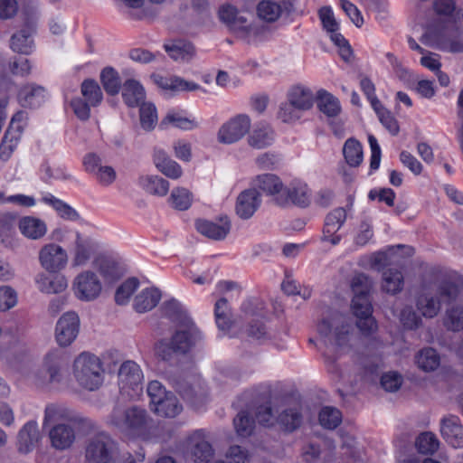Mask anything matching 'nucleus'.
Segmentation results:
<instances>
[{
  "label": "nucleus",
  "instance_id": "f257e3e1",
  "mask_svg": "<svg viewBox=\"0 0 463 463\" xmlns=\"http://www.w3.org/2000/svg\"><path fill=\"white\" fill-rule=\"evenodd\" d=\"M458 286L452 280L437 277L429 284H424L415 298V306L420 314L426 318H433L441 310L442 304H449L457 299Z\"/></svg>",
  "mask_w": 463,
  "mask_h": 463
},
{
  "label": "nucleus",
  "instance_id": "f03ea898",
  "mask_svg": "<svg viewBox=\"0 0 463 463\" xmlns=\"http://www.w3.org/2000/svg\"><path fill=\"white\" fill-rule=\"evenodd\" d=\"M372 288L373 281L364 273L354 275L351 280V288L354 293L351 308L357 317V327L365 335H372L377 330L376 320L372 316L373 306L370 298Z\"/></svg>",
  "mask_w": 463,
  "mask_h": 463
},
{
  "label": "nucleus",
  "instance_id": "7ed1b4c3",
  "mask_svg": "<svg viewBox=\"0 0 463 463\" xmlns=\"http://www.w3.org/2000/svg\"><path fill=\"white\" fill-rule=\"evenodd\" d=\"M317 330L339 352H349L354 345L355 340L354 328L344 315L335 314L330 318L323 319Z\"/></svg>",
  "mask_w": 463,
  "mask_h": 463
},
{
  "label": "nucleus",
  "instance_id": "20e7f679",
  "mask_svg": "<svg viewBox=\"0 0 463 463\" xmlns=\"http://www.w3.org/2000/svg\"><path fill=\"white\" fill-rule=\"evenodd\" d=\"M72 373L81 388L91 392L99 389L104 379L99 358L85 352L74 360Z\"/></svg>",
  "mask_w": 463,
  "mask_h": 463
},
{
  "label": "nucleus",
  "instance_id": "39448f33",
  "mask_svg": "<svg viewBox=\"0 0 463 463\" xmlns=\"http://www.w3.org/2000/svg\"><path fill=\"white\" fill-rule=\"evenodd\" d=\"M219 17L239 39L248 43H254L265 33L262 26L250 23L242 12L232 5H222Z\"/></svg>",
  "mask_w": 463,
  "mask_h": 463
},
{
  "label": "nucleus",
  "instance_id": "423d86ee",
  "mask_svg": "<svg viewBox=\"0 0 463 463\" xmlns=\"http://www.w3.org/2000/svg\"><path fill=\"white\" fill-rule=\"evenodd\" d=\"M150 399L149 407L156 415L163 418H175L183 411L179 399L172 392L167 391L158 381H150L146 387Z\"/></svg>",
  "mask_w": 463,
  "mask_h": 463
},
{
  "label": "nucleus",
  "instance_id": "0eeeda50",
  "mask_svg": "<svg viewBox=\"0 0 463 463\" xmlns=\"http://www.w3.org/2000/svg\"><path fill=\"white\" fill-rule=\"evenodd\" d=\"M65 365V357L61 351L48 352L43 359L41 368L33 374L34 384L40 388L60 385L64 381Z\"/></svg>",
  "mask_w": 463,
  "mask_h": 463
},
{
  "label": "nucleus",
  "instance_id": "6e6552de",
  "mask_svg": "<svg viewBox=\"0 0 463 463\" xmlns=\"http://www.w3.org/2000/svg\"><path fill=\"white\" fill-rule=\"evenodd\" d=\"M148 415L146 410L139 407H125L116 405L108 416V423L125 433L141 430L146 425Z\"/></svg>",
  "mask_w": 463,
  "mask_h": 463
},
{
  "label": "nucleus",
  "instance_id": "1a4fd4ad",
  "mask_svg": "<svg viewBox=\"0 0 463 463\" xmlns=\"http://www.w3.org/2000/svg\"><path fill=\"white\" fill-rule=\"evenodd\" d=\"M80 93L82 98L72 99L71 107L79 119L86 121L90 117V108L101 104L103 93L99 83L92 79H87L81 82Z\"/></svg>",
  "mask_w": 463,
  "mask_h": 463
},
{
  "label": "nucleus",
  "instance_id": "9d476101",
  "mask_svg": "<svg viewBox=\"0 0 463 463\" xmlns=\"http://www.w3.org/2000/svg\"><path fill=\"white\" fill-rule=\"evenodd\" d=\"M144 374L137 364L133 361L124 362L118 370V386L120 392L130 399L139 396L143 391Z\"/></svg>",
  "mask_w": 463,
  "mask_h": 463
},
{
  "label": "nucleus",
  "instance_id": "9b49d317",
  "mask_svg": "<svg viewBox=\"0 0 463 463\" xmlns=\"http://www.w3.org/2000/svg\"><path fill=\"white\" fill-rule=\"evenodd\" d=\"M115 442L106 433L90 437L85 446V460L88 463H109L113 458Z\"/></svg>",
  "mask_w": 463,
  "mask_h": 463
},
{
  "label": "nucleus",
  "instance_id": "f8f14e48",
  "mask_svg": "<svg viewBox=\"0 0 463 463\" xmlns=\"http://www.w3.org/2000/svg\"><path fill=\"white\" fill-rule=\"evenodd\" d=\"M41 267L49 273H58L63 270L69 262L67 250L60 244L51 241L43 244L38 252Z\"/></svg>",
  "mask_w": 463,
  "mask_h": 463
},
{
  "label": "nucleus",
  "instance_id": "ddd939ff",
  "mask_svg": "<svg viewBox=\"0 0 463 463\" xmlns=\"http://www.w3.org/2000/svg\"><path fill=\"white\" fill-rule=\"evenodd\" d=\"M72 290L78 299L93 301L101 294L102 282L94 271L82 270L73 279Z\"/></svg>",
  "mask_w": 463,
  "mask_h": 463
},
{
  "label": "nucleus",
  "instance_id": "4468645a",
  "mask_svg": "<svg viewBox=\"0 0 463 463\" xmlns=\"http://www.w3.org/2000/svg\"><path fill=\"white\" fill-rule=\"evenodd\" d=\"M250 128V119L241 114L224 123L218 132V140L223 144H232L241 139Z\"/></svg>",
  "mask_w": 463,
  "mask_h": 463
},
{
  "label": "nucleus",
  "instance_id": "2eb2a0df",
  "mask_svg": "<svg viewBox=\"0 0 463 463\" xmlns=\"http://www.w3.org/2000/svg\"><path fill=\"white\" fill-rule=\"evenodd\" d=\"M277 203L285 206L293 203L307 207L311 202V193L307 184L294 180L276 198Z\"/></svg>",
  "mask_w": 463,
  "mask_h": 463
},
{
  "label": "nucleus",
  "instance_id": "dca6fc26",
  "mask_svg": "<svg viewBox=\"0 0 463 463\" xmlns=\"http://www.w3.org/2000/svg\"><path fill=\"white\" fill-rule=\"evenodd\" d=\"M80 331V318L75 312L63 314L57 321L55 338L59 345L68 346L77 337Z\"/></svg>",
  "mask_w": 463,
  "mask_h": 463
},
{
  "label": "nucleus",
  "instance_id": "f3484780",
  "mask_svg": "<svg viewBox=\"0 0 463 463\" xmlns=\"http://www.w3.org/2000/svg\"><path fill=\"white\" fill-rule=\"evenodd\" d=\"M346 218L347 213L343 207H337L329 212L325 219L322 240L332 245H337L341 241L342 236L336 232L344 225Z\"/></svg>",
  "mask_w": 463,
  "mask_h": 463
},
{
  "label": "nucleus",
  "instance_id": "a211bd4d",
  "mask_svg": "<svg viewBox=\"0 0 463 463\" xmlns=\"http://www.w3.org/2000/svg\"><path fill=\"white\" fill-rule=\"evenodd\" d=\"M87 420V419L82 418L80 415L71 411L64 405L52 403L47 405L45 408L43 426L66 422L74 424H85Z\"/></svg>",
  "mask_w": 463,
  "mask_h": 463
},
{
  "label": "nucleus",
  "instance_id": "6ab92c4d",
  "mask_svg": "<svg viewBox=\"0 0 463 463\" xmlns=\"http://www.w3.org/2000/svg\"><path fill=\"white\" fill-rule=\"evenodd\" d=\"M261 204V195L256 188L242 191L237 197L235 211L243 220L253 216Z\"/></svg>",
  "mask_w": 463,
  "mask_h": 463
},
{
  "label": "nucleus",
  "instance_id": "aec40b11",
  "mask_svg": "<svg viewBox=\"0 0 463 463\" xmlns=\"http://www.w3.org/2000/svg\"><path fill=\"white\" fill-rule=\"evenodd\" d=\"M196 230L202 235L214 241L224 240L231 231V221L227 216L221 217L216 222L197 220Z\"/></svg>",
  "mask_w": 463,
  "mask_h": 463
},
{
  "label": "nucleus",
  "instance_id": "412c9836",
  "mask_svg": "<svg viewBox=\"0 0 463 463\" xmlns=\"http://www.w3.org/2000/svg\"><path fill=\"white\" fill-rule=\"evenodd\" d=\"M276 420L287 431H294L303 422L302 405L299 402H288L281 406Z\"/></svg>",
  "mask_w": 463,
  "mask_h": 463
},
{
  "label": "nucleus",
  "instance_id": "4be33fe9",
  "mask_svg": "<svg viewBox=\"0 0 463 463\" xmlns=\"http://www.w3.org/2000/svg\"><path fill=\"white\" fill-rule=\"evenodd\" d=\"M187 446L196 463H209L213 457L212 445L202 430L194 431L188 438Z\"/></svg>",
  "mask_w": 463,
  "mask_h": 463
},
{
  "label": "nucleus",
  "instance_id": "5701e85b",
  "mask_svg": "<svg viewBox=\"0 0 463 463\" xmlns=\"http://www.w3.org/2000/svg\"><path fill=\"white\" fill-rule=\"evenodd\" d=\"M436 40L439 48L452 52H463V30L450 24L439 32Z\"/></svg>",
  "mask_w": 463,
  "mask_h": 463
},
{
  "label": "nucleus",
  "instance_id": "b1692460",
  "mask_svg": "<svg viewBox=\"0 0 463 463\" xmlns=\"http://www.w3.org/2000/svg\"><path fill=\"white\" fill-rule=\"evenodd\" d=\"M440 433L453 448H463V425L458 416L449 415L441 420Z\"/></svg>",
  "mask_w": 463,
  "mask_h": 463
},
{
  "label": "nucleus",
  "instance_id": "393cba45",
  "mask_svg": "<svg viewBox=\"0 0 463 463\" xmlns=\"http://www.w3.org/2000/svg\"><path fill=\"white\" fill-rule=\"evenodd\" d=\"M41 440L38 424L34 420L26 422L17 435V449L22 454L32 452Z\"/></svg>",
  "mask_w": 463,
  "mask_h": 463
},
{
  "label": "nucleus",
  "instance_id": "a878e982",
  "mask_svg": "<svg viewBox=\"0 0 463 463\" xmlns=\"http://www.w3.org/2000/svg\"><path fill=\"white\" fill-rule=\"evenodd\" d=\"M94 250V242L90 238L84 237L80 232H76L72 249L71 266L73 268L85 266L91 259Z\"/></svg>",
  "mask_w": 463,
  "mask_h": 463
},
{
  "label": "nucleus",
  "instance_id": "bb28decb",
  "mask_svg": "<svg viewBox=\"0 0 463 463\" xmlns=\"http://www.w3.org/2000/svg\"><path fill=\"white\" fill-rule=\"evenodd\" d=\"M199 336V331L191 321L186 322L176 330L172 337L174 348L177 353L185 354L195 344Z\"/></svg>",
  "mask_w": 463,
  "mask_h": 463
},
{
  "label": "nucleus",
  "instance_id": "cd10ccee",
  "mask_svg": "<svg viewBox=\"0 0 463 463\" xmlns=\"http://www.w3.org/2000/svg\"><path fill=\"white\" fill-rule=\"evenodd\" d=\"M46 95L44 87L35 83H27L20 89L17 98L22 107L35 109L45 102Z\"/></svg>",
  "mask_w": 463,
  "mask_h": 463
},
{
  "label": "nucleus",
  "instance_id": "c85d7f7f",
  "mask_svg": "<svg viewBox=\"0 0 463 463\" xmlns=\"http://www.w3.org/2000/svg\"><path fill=\"white\" fill-rule=\"evenodd\" d=\"M49 439L52 448L64 450L72 446L76 435L74 430L69 424L58 423L50 429Z\"/></svg>",
  "mask_w": 463,
  "mask_h": 463
},
{
  "label": "nucleus",
  "instance_id": "c756f323",
  "mask_svg": "<svg viewBox=\"0 0 463 463\" xmlns=\"http://www.w3.org/2000/svg\"><path fill=\"white\" fill-rule=\"evenodd\" d=\"M20 232L27 239L41 240L47 233L46 222L34 216H24L18 222Z\"/></svg>",
  "mask_w": 463,
  "mask_h": 463
},
{
  "label": "nucleus",
  "instance_id": "7c9ffc66",
  "mask_svg": "<svg viewBox=\"0 0 463 463\" xmlns=\"http://www.w3.org/2000/svg\"><path fill=\"white\" fill-rule=\"evenodd\" d=\"M153 160L157 170L165 176L171 179L181 177L183 174L181 166L172 160L164 149L156 147L154 149Z\"/></svg>",
  "mask_w": 463,
  "mask_h": 463
},
{
  "label": "nucleus",
  "instance_id": "2f4dec72",
  "mask_svg": "<svg viewBox=\"0 0 463 463\" xmlns=\"http://www.w3.org/2000/svg\"><path fill=\"white\" fill-rule=\"evenodd\" d=\"M52 275L40 274L36 279L38 289L45 294H59L68 287L66 277L60 272Z\"/></svg>",
  "mask_w": 463,
  "mask_h": 463
},
{
  "label": "nucleus",
  "instance_id": "473e14b6",
  "mask_svg": "<svg viewBox=\"0 0 463 463\" xmlns=\"http://www.w3.org/2000/svg\"><path fill=\"white\" fill-rule=\"evenodd\" d=\"M122 98L128 107H138L145 103L146 92L139 81L129 79L122 84Z\"/></svg>",
  "mask_w": 463,
  "mask_h": 463
},
{
  "label": "nucleus",
  "instance_id": "72a5a7b5",
  "mask_svg": "<svg viewBox=\"0 0 463 463\" xmlns=\"http://www.w3.org/2000/svg\"><path fill=\"white\" fill-rule=\"evenodd\" d=\"M165 52L175 61L187 62L195 54L194 45L184 40H175L164 45Z\"/></svg>",
  "mask_w": 463,
  "mask_h": 463
},
{
  "label": "nucleus",
  "instance_id": "f704fd0d",
  "mask_svg": "<svg viewBox=\"0 0 463 463\" xmlns=\"http://www.w3.org/2000/svg\"><path fill=\"white\" fill-rule=\"evenodd\" d=\"M137 184L145 192L155 196L163 197L169 191V182L159 175H141Z\"/></svg>",
  "mask_w": 463,
  "mask_h": 463
},
{
  "label": "nucleus",
  "instance_id": "c9c22d12",
  "mask_svg": "<svg viewBox=\"0 0 463 463\" xmlns=\"http://www.w3.org/2000/svg\"><path fill=\"white\" fill-rule=\"evenodd\" d=\"M288 7L274 0H261L256 7L257 16L265 23H275Z\"/></svg>",
  "mask_w": 463,
  "mask_h": 463
},
{
  "label": "nucleus",
  "instance_id": "e433bc0d",
  "mask_svg": "<svg viewBox=\"0 0 463 463\" xmlns=\"http://www.w3.org/2000/svg\"><path fill=\"white\" fill-rule=\"evenodd\" d=\"M287 99L298 109L307 111L313 106L314 95L308 88L302 85H295L288 90Z\"/></svg>",
  "mask_w": 463,
  "mask_h": 463
},
{
  "label": "nucleus",
  "instance_id": "4c0bfd02",
  "mask_svg": "<svg viewBox=\"0 0 463 463\" xmlns=\"http://www.w3.org/2000/svg\"><path fill=\"white\" fill-rule=\"evenodd\" d=\"M34 33L33 25L26 24L18 33L11 37L10 46L14 52L30 54L33 51V41L32 35Z\"/></svg>",
  "mask_w": 463,
  "mask_h": 463
},
{
  "label": "nucleus",
  "instance_id": "58836bf2",
  "mask_svg": "<svg viewBox=\"0 0 463 463\" xmlns=\"http://www.w3.org/2000/svg\"><path fill=\"white\" fill-rule=\"evenodd\" d=\"M404 286V277L401 269L388 268L382 274V289L391 295L400 293Z\"/></svg>",
  "mask_w": 463,
  "mask_h": 463
},
{
  "label": "nucleus",
  "instance_id": "ea45409f",
  "mask_svg": "<svg viewBox=\"0 0 463 463\" xmlns=\"http://www.w3.org/2000/svg\"><path fill=\"white\" fill-rule=\"evenodd\" d=\"M274 141V132L269 125L257 126L248 137L249 145L256 149H263Z\"/></svg>",
  "mask_w": 463,
  "mask_h": 463
},
{
  "label": "nucleus",
  "instance_id": "a19ab883",
  "mask_svg": "<svg viewBox=\"0 0 463 463\" xmlns=\"http://www.w3.org/2000/svg\"><path fill=\"white\" fill-rule=\"evenodd\" d=\"M156 83L161 89L173 92L195 91L201 89L199 84L176 76L169 78L160 77Z\"/></svg>",
  "mask_w": 463,
  "mask_h": 463
},
{
  "label": "nucleus",
  "instance_id": "79ce46f5",
  "mask_svg": "<svg viewBox=\"0 0 463 463\" xmlns=\"http://www.w3.org/2000/svg\"><path fill=\"white\" fill-rule=\"evenodd\" d=\"M161 294L156 288H145L135 298L134 308L144 313L153 309L159 302Z\"/></svg>",
  "mask_w": 463,
  "mask_h": 463
},
{
  "label": "nucleus",
  "instance_id": "37998d69",
  "mask_svg": "<svg viewBox=\"0 0 463 463\" xmlns=\"http://www.w3.org/2000/svg\"><path fill=\"white\" fill-rule=\"evenodd\" d=\"M42 201L44 203L52 206L61 218L71 222L80 220V214L77 213L75 209H73L71 206H70L63 201L56 198L52 194H44L42 197Z\"/></svg>",
  "mask_w": 463,
  "mask_h": 463
},
{
  "label": "nucleus",
  "instance_id": "c03bdc74",
  "mask_svg": "<svg viewBox=\"0 0 463 463\" xmlns=\"http://www.w3.org/2000/svg\"><path fill=\"white\" fill-rule=\"evenodd\" d=\"M415 361L420 370L432 372L439 366L440 357L435 349L426 347L418 352Z\"/></svg>",
  "mask_w": 463,
  "mask_h": 463
},
{
  "label": "nucleus",
  "instance_id": "a18cd8bd",
  "mask_svg": "<svg viewBox=\"0 0 463 463\" xmlns=\"http://www.w3.org/2000/svg\"><path fill=\"white\" fill-rule=\"evenodd\" d=\"M254 188L260 189L267 194H279L282 192L283 184L280 179L272 174L258 175L254 180Z\"/></svg>",
  "mask_w": 463,
  "mask_h": 463
},
{
  "label": "nucleus",
  "instance_id": "49530a36",
  "mask_svg": "<svg viewBox=\"0 0 463 463\" xmlns=\"http://www.w3.org/2000/svg\"><path fill=\"white\" fill-rule=\"evenodd\" d=\"M100 82L107 94L117 95L121 87V80L118 71L112 67H106L100 72Z\"/></svg>",
  "mask_w": 463,
  "mask_h": 463
},
{
  "label": "nucleus",
  "instance_id": "de8ad7c7",
  "mask_svg": "<svg viewBox=\"0 0 463 463\" xmlns=\"http://www.w3.org/2000/svg\"><path fill=\"white\" fill-rule=\"evenodd\" d=\"M443 326L452 332L463 330V307L453 305L447 308L443 317Z\"/></svg>",
  "mask_w": 463,
  "mask_h": 463
},
{
  "label": "nucleus",
  "instance_id": "09e8293b",
  "mask_svg": "<svg viewBox=\"0 0 463 463\" xmlns=\"http://www.w3.org/2000/svg\"><path fill=\"white\" fill-rule=\"evenodd\" d=\"M317 107L328 117H335L341 109L338 99L325 90L317 91Z\"/></svg>",
  "mask_w": 463,
  "mask_h": 463
},
{
  "label": "nucleus",
  "instance_id": "8fccbe9b",
  "mask_svg": "<svg viewBox=\"0 0 463 463\" xmlns=\"http://www.w3.org/2000/svg\"><path fill=\"white\" fill-rule=\"evenodd\" d=\"M343 154L346 163L350 166H358L363 161L362 145L354 138L345 141L343 147Z\"/></svg>",
  "mask_w": 463,
  "mask_h": 463
},
{
  "label": "nucleus",
  "instance_id": "3c124183",
  "mask_svg": "<svg viewBox=\"0 0 463 463\" xmlns=\"http://www.w3.org/2000/svg\"><path fill=\"white\" fill-rule=\"evenodd\" d=\"M172 207L179 211L187 210L193 203L192 193L184 187L175 188L169 197Z\"/></svg>",
  "mask_w": 463,
  "mask_h": 463
},
{
  "label": "nucleus",
  "instance_id": "603ef678",
  "mask_svg": "<svg viewBox=\"0 0 463 463\" xmlns=\"http://www.w3.org/2000/svg\"><path fill=\"white\" fill-rule=\"evenodd\" d=\"M416 448L420 454L432 455L439 447V441L431 432H423L416 439Z\"/></svg>",
  "mask_w": 463,
  "mask_h": 463
},
{
  "label": "nucleus",
  "instance_id": "864d4df0",
  "mask_svg": "<svg viewBox=\"0 0 463 463\" xmlns=\"http://www.w3.org/2000/svg\"><path fill=\"white\" fill-rule=\"evenodd\" d=\"M172 125L184 130H192L199 126L194 118H188L177 113H168L161 121V126Z\"/></svg>",
  "mask_w": 463,
  "mask_h": 463
},
{
  "label": "nucleus",
  "instance_id": "5fc2aeb1",
  "mask_svg": "<svg viewBox=\"0 0 463 463\" xmlns=\"http://www.w3.org/2000/svg\"><path fill=\"white\" fill-rule=\"evenodd\" d=\"M214 315L220 330H228L231 326L230 308L226 298H220L214 306Z\"/></svg>",
  "mask_w": 463,
  "mask_h": 463
},
{
  "label": "nucleus",
  "instance_id": "6e6d98bb",
  "mask_svg": "<svg viewBox=\"0 0 463 463\" xmlns=\"http://www.w3.org/2000/svg\"><path fill=\"white\" fill-rule=\"evenodd\" d=\"M100 275L109 282H114L122 276L118 265L112 260L101 259L97 261Z\"/></svg>",
  "mask_w": 463,
  "mask_h": 463
},
{
  "label": "nucleus",
  "instance_id": "4d7b16f0",
  "mask_svg": "<svg viewBox=\"0 0 463 463\" xmlns=\"http://www.w3.org/2000/svg\"><path fill=\"white\" fill-rule=\"evenodd\" d=\"M342 421V414L334 407H325L319 413L320 424L328 430L335 429Z\"/></svg>",
  "mask_w": 463,
  "mask_h": 463
},
{
  "label": "nucleus",
  "instance_id": "13d9d810",
  "mask_svg": "<svg viewBox=\"0 0 463 463\" xmlns=\"http://www.w3.org/2000/svg\"><path fill=\"white\" fill-rule=\"evenodd\" d=\"M139 281L136 278H131L123 282L116 291L115 300L118 305H125L128 302L130 297L137 289Z\"/></svg>",
  "mask_w": 463,
  "mask_h": 463
},
{
  "label": "nucleus",
  "instance_id": "bf43d9fd",
  "mask_svg": "<svg viewBox=\"0 0 463 463\" xmlns=\"http://www.w3.org/2000/svg\"><path fill=\"white\" fill-rule=\"evenodd\" d=\"M157 123V114L156 107L152 103H143L140 105V124L146 130H151Z\"/></svg>",
  "mask_w": 463,
  "mask_h": 463
},
{
  "label": "nucleus",
  "instance_id": "052dcab7",
  "mask_svg": "<svg viewBox=\"0 0 463 463\" xmlns=\"http://www.w3.org/2000/svg\"><path fill=\"white\" fill-rule=\"evenodd\" d=\"M373 237V228L372 221L369 219L363 220L357 227L354 243L363 247L370 242Z\"/></svg>",
  "mask_w": 463,
  "mask_h": 463
},
{
  "label": "nucleus",
  "instance_id": "680f3d73",
  "mask_svg": "<svg viewBox=\"0 0 463 463\" xmlns=\"http://www.w3.org/2000/svg\"><path fill=\"white\" fill-rule=\"evenodd\" d=\"M236 432L241 437H249L254 429V420L245 411H241L233 420Z\"/></svg>",
  "mask_w": 463,
  "mask_h": 463
},
{
  "label": "nucleus",
  "instance_id": "e2e57ef3",
  "mask_svg": "<svg viewBox=\"0 0 463 463\" xmlns=\"http://www.w3.org/2000/svg\"><path fill=\"white\" fill-rule=\"evenodd\" d=\"M20 139L19 134L12 133V130H6L0 145V158L6 161L11 156Z\"/></svg>",
  "mask_w": 463,
  "mask_h": 463
},
{
  "label": "nucleus",
  "instance_id": "0e129e2a",
  "mask_svg": "<svg viewBox=\"0 0 463 463\" xmlns=\"http://www.w3.org/2000/svg\"><path fill=\"white\" fill-rule=\"evenodd\" d=\"M303 112L301 109H298L287 99V101L281 103L278 116L283 122L291 123L299 119Z\"/></svg>",
  "mask_w": 463,
  "mask_h": 463
},
{
  "label": "nucleus",
  "instance_id": "69168bd1",
  "mask_svg": "<svg viewBox=\"0 0 463 463\" xmlns=\"http://www.w3.org/2000/svg\"><path fill=\"white\" fill-rule=\"evenodd\" d=\"M16 216L10 213H0V240L4 242L15 232Z\"/></svg>",
  "mask_w": 463,
  "mask_h": 463
},
{
  "label": "nucleus",
  "instance_id": "338daca9",
  "mask_svg": "<svg viewBox=\"0 0 463 463\" xmlns=\"http://www.w3.org/2000/svg\"><path fill=\"white\" fill-rule=\"evenodd\" d=\"M400 321L405 328L411 330L417 329L422 324L421 317L410 306L402 309Z\"/></svg>",
  "mask_w": 463,
  "mask_h": 463
},
{
  "label": "nucleus",
  "instance_id": "774afa93",
  "mask_svg": "<svg viewBox=\"0 0 463 463\" xmlns=\"http://www.w3.org/2000/svg\"><path fill=\"white\" fill-rule=\"evenodd\" d=\"M373 109L376 112L381 123L388 131L392 135H397L399 132L398 123L391 113L383 108L382 103H380V106L373 107Z\"/></svg>",
  "mask_w": 463,
  "mask_h": 463
}]
</instances>
